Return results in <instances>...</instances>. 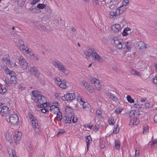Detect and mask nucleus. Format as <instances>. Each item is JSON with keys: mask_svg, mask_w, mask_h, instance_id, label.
<instances>
[{"mask_svg": "<svg viewBox=\"0 0 157 157\" xmlns=\"http://www.w3.org/2000/svg\"><path fill=\"white\" fill-rule=\"evenodd\" d=\"M32 94L33 97V99L34 101L36 103H39L40 104L38 105V107L42 108L47 106V101L45 97L39 94L36 90L33 91Z\"/></svg>", "mask_w": 157, "mask_h": 157, "instance_id": "f257e3e1", "label": "nucleus"}, {"mask_svg": "<svg viewBox=\"0 0 157 157\" xmlns=\"http://www.w3.org/2000/svg\"><path fill=\"white\" fill-rule=\"evenodd\" d=\"M119 0H100L101 5V9L103 11L104 9L102 8L103 6L105 5L110 9H113L117 6L118 2Z\"/></svg>", "mask_w": 157, "mask_h": 157, "instance_id": "f03ea898", "label": "nucleus"}, {"mask_svg": "<svg viewBox=\"0 0 157 157\" xmlns=\"http://www.w3.org/2000/svg\"><path fill=\"white\" fill-rule=\"evenodd\" d=\"M54 65L56 68L64 74L67 75L68 74L69 70L60 62H56L54 63Z\"/></svg>", "mask_w": 157, "mask_h": 157, "instance_id": "7ed1b4c3", "label": "nucleus"}, {"mask_svg": "<svg viewBox=\"0 0 157 157\" xmlns=\"http://www.w3.org/2000/svg\"><path fill=\"white\" fill-rule=\"evenodd\" d=\"M9 122L12 125H17L18 123V117L16 114H11L9 118Z\"/></svg>", "mask_w": 157, "mask_h": 157, "instance_id": "20e7f679", "label": "nucleus"}, {"mask_svg": "<svg viewBox=\"0 0 157 157\" xmlns=\"http://www.w3.org/2000/svg\"><path fill=\"white\" fill-rule=\"evenodd\" d=\"M55 83L61 88L65 89L67 88L68 86L66 84V82L64 81H62L59 78L56 77L55 78Z\"/></svg>", "mask_w": 157, "mask_h": 157, "instance_id": "39448f33", "label": "nucleus"}, {"mask_svg": "<svg viewBox=\"0 0 157 157\" xmlns=\"http://www.w3.org/2000/svg\"><path fill=\"white\" fill-rule=\"evenodd\" d=\"M113 41L114 45L117 48L119 49H122L123 43L122 39L116 37L114 38Z\"/></svg>", "mask_w": 157, "mask_h": 157, "instance_id": "423d86ee", "label": "nucleus"}, {"mask_svg": "<svg viewBox=\"0 0 157 157\" xmlns=\"http://www.w3.org/2000/svg\"><path fill=\"white\" fill-rule=\"evenodd\" d=\"M113 41L114 45L117 48L119 49H122L123 43L122 39L116 37L114 38Z\"/></svg>", "mask_w": 157, "mask_h": 157, "instance_id": "0eeeda50", "label": "nucleus"}, {"mask_svg": "<svg viewBox=\"0 0 157 157\" xmlns=\"http://www.w3.org/2000/svg\"><path fill=\"white\" fill-rule=\"evenodd\" d=\"M19 63L21 66L24 68H26L28 66V63L24 57L20 56L18 59Z\"/></svg>", "mask_w": 157, "mask_h": 157, "instance_id": "6e6552de", "label": "nucleus"}, {"mask_svg": "<svg viewBox=\"0 0 157 157\" xmlns=\"http://www.w3.org/2000/svg\"><path fill=\"white\" fill-rule=\"evenodd\" d=\"M92 84H94L96 89L100 90L101 89V85L100 81L95 78H93L90 81Z\"/></svg>", "mask_w": 157, "mask_h": 157, "instance_id": "1a4fd4ad", "label": "nucleus"}, {"mask_svg": "<svg viewBox=\"0 0 157 157\" xmlns=\"http://www.w3.org/2000/svg\"><path fill=\"white\" fill-rule=\"evenodd\" d=\"M10 113L9 108L5 106H3L1 107L0 112L1 115L3 117L6 116Z\"/></svg>", "mask_w": 157, "mask_h": 157, "instance_id": "9d476101", "label": "nucleus"}, {"mask_svg": "<svg viewBox=\"0 0 157 157\" xmlns=\"http://www.w3.org/2000/svg\"><path fill=\"white\" fill-rule=\"evenodd\" d=\"M33 128L36 133L39 134L40 131L39 129V126L38 124V121L36 119L34 120L31 121Z\"/></svg>", "mask_w": 157, "mask_h": 157, "instance_id": "9b49d317", "label": "nucleus"}, {"mask_svg": "<svg viewBox=\"0 0 157 157\" xmlns=\"http://www.w3.org/2000/svg\"><path fill=\"white\" fill-rule=\"evenodd\" d=\"M22 136V133L20 132L17 131L15 132L14 139L15 143L17 144H18L19 141L20 140Z\"/></svg>", "mask_w": 157, "mask_h": 157, "instance_id": "f8f14e48", "label": "nucleus"}, {"mask_svg": "<svg viewBox=\"0 0 157 157\" xmlns=\"http://www.w3.org/2000/svg\"><path fill=\"white\" fill-rule=\"evenodd\" d=\"M75 96L74 93H68L64 95L62 98H64V100L68 101L73 100L75 98Z\"/></svg>", "mask_w": 157, "mask_h": 157, "instance_id": "ddd939ff", "label": "nucleus"}, {"mask_svg": "<svg viewBox=\"0 0 157 157\" xmlns=\"http://www.w3.org/2000/svg\"><path fill=\"white\" fill-rule=\"evenodd\" d=\"M112 32L114 33H118L121 30V28L119 24H116L112 26Z\"/></svg>", "mask_w": 157, "mask_h": 157, "instance_id": "4468645a", "label": "nucleus"}, {"mask_svg": "<svg viewBox=\"0 0 157 157\" xmlns=\"http://www.w3.org/2000/svg\"><path fill=\"white\" fill-rule=\"evenodd\" d=\"M90 50L92 52V56L93 57L99 61H100L102 59L101 56L97 52H95L94 49L93 48L90 49Z\"/></svg>", "mask_w": 157, "mask_h": 157, "instance_id": "2eb2a0df", "label": "nucleus"}, {"mask_svg": "<svg viewBox=\"0 0 157 157\" xmlns=\"http://www.w3.org/2000/svg\"><path fill=\"white\" fill-rule=\"evenodd\" d=\"M29 69L30 70V72L31 74H33L37 77H39L40 73L38 70L35 67H30Z\"/></svg>", "mask_w": 157, "mask_h": 157, "instance_id": "dca6fc26", "label": "nucleus"}, {"mask_svg": "<svg viewBox=\"0 0 157 157\" xmlns=\"http://www.w3.org/2000/svg\"><path fill=\"white\" fill-rule=\"evenodd\" d=\"M139 111L137 110H132L129 113V115L131 118L136 119L139 114Z\"/></svg>", "mask_w": 157, "mask_h": 157, "instance_id": "f3484780", "label": "nucleus"}, {"mask_svg": "<svg viewBox=\"0 0 157 157\" xmlns=\"http://www.w3.org/2000/svg\"><path fill=\"white\" fill-rule=\"evenodd\" d=\"M131 43L130 42L127 41L123 43V45L122 47V49H124L126 48L128 51H130L131 49Z\"/></svg>", "mask_w": 157, "mask_h": 157, "instance_id": "a211bd4d", "label": "nucleus"}, {"mask_svg": "<svg viewBox=\"0 0 157 157\" xmlns=\"http://www.w3.org/2000/svg\"><path fill=\"white\" fill-rule=\"evenodd\" d=\"M137 46L140 50H143L147 48L146 44L142 41L138 42L137 43Z\"/></svg>", "mask_w": 157, "mask_h": 157, "instance_id": "6ab92c4d", "label": "nucleus"}, {"mask_svg": "<svg viewBox=\"0 0 157 157\" xmlns=\"http://www.w3.org/2000/svg\"><path fill=\"white\" fill-rule=\"evenodd\" d=\"M126 9V8L125 6H123L122 5L118 7L117 9L116 10L117 12L118 15L122 13H123Z\"/></svg>", "mask_w": 157, "mask_h": 157, "instance_id": "aec40b11", "label": "nucleus"}, {"mask_svg": "<svg viewBox=\"0 0 157 157\" xmlns=\"http://www.w3.org/2000/svg\"><path fill=\"white\" fill-rule=\"evenodd\" d=\"M8 153L11 157H17L15 151L10 147L7 148Z\"/></svg>", "mask_w": 157, "mask_h": 157, "instance_id": "412c9836", "label": "nucleus"}, {"mask_svg": "<svg viewBox=\"0 0 157 157\" xmlns=\"http://www.w3.org/2000/svg\"><path fill=\"white\" fill-rule=\"evenodd\" d=\"M50 110L52 113L55 114L60 111L58 107H56L54 106H51Z\"/></svg>", "mask_w": 157, "mask_h": 157, "instance_id": "4be33fe9", "label": "nucleus"}, {"mask_svg": "<svg viewBox=\"0 0 157 157\" xmlns=\"http://www.w3.org/2000/svg\"><path fill=\"white\" fill-rule=\"evenodd\" d=\"M28 57L33 61H38L39 58L37 55H35L33 52L31 53L30 54L28 55Z\"/></svg>", "mask_w": 157, "mask_h": 157, "instance_id": "5701e85b", "label": "nucleus"}, {"mask_svg": "<svg viewBox=\"0 0 157 157\" xmlns=\"http://www.w3.org/2000/svg\"><path fill=\"white\" fill-rule=\"evenodd\" d=\"M131 32V29L129 27H127L124 29L122 33V34L124 36H126Z\"/></svg>", "mask_w": 157, "mask_h": 157, "instance_id": "b1692460", "label": "nucleus"}, {"mask_svg": "<svg viewBox=\"0 0 157 157\" xmlns=\"http://www.w3.org/2000/svg\"><path fill=\"white\" fill-rule=\"evenodd\" d=\"M108 97L110 99L114 101H117L118 99L117 97L115 96L111 92H109L108 93Z\"/></svg>", "mask_w": 157, "mask_h": 157, "instance_id": "393cba45", "label": "nucleus"}, {"mask_svg": "<svg viewBox=\"0 0 157 157\" xmlns=\"http://www.w3.org/2000/svg\"><path fill=\"white\" fill-rule=\"evenodd\" d=\"M139 121L136 119L132 118L130 121L129 125L132 127V125L134 126L138 124Z\"/></svg>", "mask_w": 157, "mask_h": 157, "instance_id": "a878e982", "label": "nucleus"}, {"mask_svg": "<svg viewBox=\"0 0 157 157\" xmlns=\"http://www.w3.org/2000/svg\"><path fill=\"white\" fill-rule=\"evenodd\" d=\"M117 15V10L116 11H112L110 12L109 14V17L110 18H114L116 17Z\"/></svg>", "mask_w": 157, "mask_h": 157, "instance_id": "bb28decb", "label": "nucleus"}, {"mask_svg": "<svg viewBox=\"0 0 157 157\" xmlns=\"http://www.w3.org/2000/svg\"><path fill=\"white\" fill-rule=\"evenodd\" d=\"M6 138L10 143H12V136L10 133H6Z\"/></svg>", "mask_w": 157, "mask_h": 157, "instance_id": "cd10ccee", "label": "nucleus"}, {"mask_svg": "<svg viewBox=\"0 0 157 157\" xmlns=\"http://www.w3.org/2000/svg\"><path fill=\"white\" fill-rule=\"evenodd\" d=\"M102 111L100 109H98L96 112V117L100 119L102 118Z\"/></svg>", "mask_w": 157, "mask_h": 157, "instance_id": "c85d7f7f", "label": "nucleus"}, {"mask_svg": "<svg viewBox=\"0 0 157 157\" xmlns=\"http://www.w3.org/2000/svg\"><path fill=\"white\" fill-rule=\"evenodd\" d=\"M82 83L85 88L86 89L89 90L90 87V85L88 82L85 80H83L82 81Z\"/></svg>", "mask_w": 157, "mask_h": 157, "instance_id": "c756f323", "label": "nucleus"}, {"mask_svg": "<svg viewBox=\"0 0 157 157\" xmlns=\"http://www.w3.org/2000/svg\"><path fill=\"white\" fill-rule=\"evenodd\" d=\"M16 76H13L10 77V83L14 84H15L16 83L17 79Z\"/></svg>", "mask_w": 157, "mask_h": 157, "instance_id": "7c9ffc66", "label": "nucleus"}, {"mask_svg": "<svg viewBox=\"0 0 157 157\" xmlns=\"http://www.w3.org/2000/svg\"><path fill=\"white\" fill-rule=\"evenodd\" d=\"M84 54L86 56V57L87 58H88L90 57L91 55H92V52L90 49L89 50H87L85 52Z\"/></svg>", "mask_w": 157, "mask_h": 157, "instance_id": "2f4dec72", "label": "nucleus"}, {"mask_svg": "<svg viewBox=\"0 0 157 157\" xmlns=\"http://www.w3.org/2000/svg\"><path fill=\"white\" fill-rule=\"evenodd\" d=\"M72 119V117L71 115L70 117H67L65 116L63 117V119H65L66 121V123H70L71 122V119Z\"/></svg>", "mask_w": 157, "mask_h": 157, "instance_id": "473e14b6", "label": "nucleus"}, {"mask_svg": "<svg viewBox=\"0 0 157 157\" xmlns=\"http://www.w3.org/2000/svg\"><path fill=\"white\" fill-rule=\"evenodd\" d=\"M45 4H38L36 6V8L40 9H42L45 8L46 7Z\"/></svg>", "mask_w": 157, "mask_h": 157, "instance_id": "72a5a7b5", "label": "nucleus"}, {"mask_svg": "<svg viewBox=\"0 0 157 157\" xmlns=\"http://www.w3.org/2000/svg\"><path fill=\"white\" fill-rule=\"evenodd\" d=\"M2 62L5 63L6 64L9 65L10 60L8 58L4 57L2 59Z\"/></svg>", "mask_w": 157, "mask_h": 157, "instance_id": "f704fd0d", "label": "nucleus"}, {"mask_svg": "<svg viewBox=\"0 0 157 157\" xmlns=\"http://www.w3.org/2000/svg\"><path fill=\"white\" fill-rule=\"evenodd\" d=\"M91 137L90 136H88L86 138V147L87 148V150H88V146L89 144L90 143V141H91Z\"/></svg>", "mask_w": 157, "mask_h": 157, "instance_id": "c9c22d12", "label": "nucleus"}, {"mask_svg": "<svg viewBox=\"0 0 157 157\" xmlns=\"http://www.w3.org/2000/svg\"><path fill=\"white\" fill-rule=\"evenodd\" d=\"M56 119L58 121H60L62 119V113L60 112V111L58 113H56Z\"/></svg>", "mask_w": 157, "mask_h": 157, "instance_id": "e433bc0d", "label": "nucleus"}, {"mask_svg": "<svg viewBox=\"0 0 157 157\" xmlns=\"http://www.w3.org/2000/svg\"><path fill=\"white\" fill-rule=\"evenodd\" d=\"M8 65L12 67H18V66L16 64L15 61L10 60V62Z\"/></svg>", "mask_w": 157, "mask_h": 157, "instance_id": "4c0bfd02", "label": "nucleus"}, {"mask_svg": "<svg viewBox=\"0 0 157 157\" xmlns=\"http://www.w3.org/2000/svg\"><path fill=\"white\" fill-rule=\"evenodd\" d=\"M131 73L132 74L135 75L136 76H138L139 77H141V74L139 72L136 71L134 70H132L131 71Z\"/></svg>", "mask_w": 157, "mask_h": 157, "instance_id": "58836bf2", "label": "nucleus"}, {"mask_svg": "<svg viewBox=\"0 0 157 157\" xmlns=\"http://www.w3.org/2000/svg\"><path fill=\"white\" fill-rule=\"evenodd\" d=\"M108 122L109 124L113 125L114 124L115 121L114 120V118L111 117L109 119Z\"/></svg>", "mask_w": 157, "mask_h": 157, "instance_id": "ea45409f", "label": "nucleus"}, {"mask_svg": "<svg viewBox=\"0 0 157 157\" xmlns=\"http://www.w3.org/2000/svg\"><path fill=\"white\" fill-rule=\"evenodd\" d=\"M24 53L27 54H30L31 53L33 52L32 51V50L31 49L27 47L26 48L25 50Z\"/></svg>", "mask_w": 157, "mask_h": 157, "instance_id": "a19ab883", "label": "nucleus"}, {"mask_svg": "<svg viewBox=\"0 0 157 157\" xmlns=\"http://www.w3.org/2000/svg\"><path fill=\"white\" fill-rule=\"evenodd\" d=\"M17 1V4L20 6H23L25 3V0H16Z\"/></svg>", "mask_w": 157, "mask_h": 157, "instance_id": "79ce46f5", "label": "nucleus"}, {"mask_svg": "<svg viewBox=\"0 0 157 157\" xmlns=\"http://www.w3.org/2000/svg\"><path fill=\"white\" fill-rule=\"evenodd\" d=\"M126 98L128 101V102L130 103H134V100L131 98L130 95H127L126 97Z\"/></svg>", "mask_w": 157, "mask_h": 157, "instance_id": "37998d69", "label": "nucleus"}, {"mask_svg": "<svg viewBox=\"0 0 157 157\" xmlns=\"http://www.w3.org/2000/svg\"><path fill=\"white\" fill-rule=\"evenodd\" d=\"M7 91V89L6 88L0 87V94H4Z\"/></svg>", "mask_w": 157, "mask_h": 157, "instance_id": "c03bdc74", "label": "nucleus"}, {"mask_svg": "<svg viewBox=\"0 0 157 157\" xmlns=\"http://www.w3.org/2000/svg\"><path fill=\"white\" fill-rule=\"evenodd\" d=\"M148 132V127L147 125H145L143 127V133L144 134L147 133Z\"/></svg>", "mask_w": 157, "mask_h": 157, "instance_id": "a18cd8bd", "label": "nucleus"}, {"mask_svg": "<svg viewBox=\"0 0 157 157\" xmlns=\"http://www.w3.org/2000/svg\"><path fill=\"white\" fill-rule=\"evenodd\" d=\"M38 29L40 30H45L46 29V27L43 25L40 24L38 27Z\"/></svg>", "mask_w": 157, "mask_h": 157, "instance_id": "49530a36", "label": "nucleus"}, {"mask_svg": "<svg viewBox=\"0 0 157 157\" xmlns=\"http://www.w3.org/2000/svg\"><path fill=\"white\" fill-rule=\"evenodd\" d=\"M129 3V0H124L122 2V6H125L127 5Z\"/></svg>", "mask_w": 157, "mask_h": 157, "instance_id": "de8ad7c7", "label": "nucleus"}, {"mask_svg": "<svg viewBox=\"0 0 157 157\" xmlns=\"http://www.w3.org/2000/svg\"><path fill=\"white\" fill-rule=\"evenodd\" d=\"M155 145H157V140H153L151 144V147H154Z\"/></svg>", "mask_w": 157, "mask_h": 157, "instance_id": "09e8293b", "label": "nucleus"}, {"mask_svg": "<svg viewBox=\"0 0 157 157\" xmlns=\"http://www.w3.org/2000/svg\"><path fill=\"white\" fill-rule=\"evenodd\" d=\"M81 105H82L83 108L84 109L88 107L89 106V104L87 102L83 101V103H82Z\"/></svg>", "mask_w": 157, "mask_h": 157, "instance_id": "8fccbe9b", "label": "nucleus"}, {"mask_svg": "<svg viewBox=\"0 0 157 157\" xmlns=\"http://www.w3.org/2000/svg\"><path fill=\"white\" fill-rule=\"evenodd\" d=\"M151 105L149 102H146L145 103L144 105L143 104L142 108H144V107H146L148 108Z\"/></svg>", "mask_w": 157, "mask_h": 157, "instance_id": "3c124183", "label": "nucleus"}, {"mask_svg": "<svg viewBox=\"0 0 157 157\" xmlns=\"http://www.w3.org/2000/svg\"><path fill=\"white\" fill-rule=\"evenodd\" d=\"M45 10L47 12L49 13H51L52 12V10L51 8L49 6H46L45 7Z\"/></svg>", "mask_w": 157, "mask_h": 157, "instance_id": "603ef678", "label": "nucleus"}, {"mask_svg": "<svg viewBox=\"0 0 157 157\" xmlns=\"http://www.w3.org/2000/svg\"><path fill=\"white\" fill-rule=\"evenodd\" d=\"M66 112L67 113L71 114V113L72 109L69 107H67L66 108Z\"/></svg>", "mask_w": 157, "mask_h": 157, "instance_id": "864d4df0", "label": "nucleus"}, {"mask_svg": "<svg viewBox=\"0 0 157 157\" xmlns=\"http://www.w3.org/2000/svg\"><path fill=\"white\" fill-rule=\"evenodd\" d=\"M65 131L64 130L60 129L59 130V132H58L57 136H59L60 135L63 134L64 132Z\"/></svg>", "mask_w": 157, "mask_h": 157, "instance_id": "5fc2aeb1", "label": "nucleus"}, {"mask_svg": "<svg viewBox=\"0 0 157 157\" xmlns=\"http://www.w3.org/2000/svg\"><path fill=\"white\" fill-rule=\"evenodd\" d=\"M118 126V125H117L116 128L115 127H114V128L113 129L114 133H117L119 132V128H117Z\"/></svg>", "mask_w": 157, "mask_h": 157, "instance_id": "6e6d98bb", "label": "nucleus"}, {"mask_svg": "<svg viewBox=\"0 0 157 157\" xmlns=\"http://www.w3.org/2000/svg\"><path fill=\"white\" fill-rule=\"evenodd\" d=\"M120 147L119 144L117 141H115V148L116 149H118Z\"/></svg>", "mask_w": 157, "mask_h": 157, "instance_id": "4d7b16f0", "label": "nucleus"}, {"mask_svg": "<svg viewBox=\"0 0 157 157\" xmlns=\"http://www.w3.org/2000/svg\"><path fill=\"white\" fill-rule=\"evenodd\" d=\"M19 44L18 46L19 48H20L23 46H24L23 42L21 40H19L18 41Z\"/></svg>", "mask_w": 157, "mask_h": 157, "instance_id": "13d9d810", "label": "nucleus"}, {"mask_svg": "<svg viewBox=\"0 0 157 157\" xmlns=\"http://www.w3.org/2000/svg\"><path fill=\"white\" fill-rule=\"evenodd\" d=\"M10 71L9 69H7L5 70V72L6 74L7 75H10V72L11 71Z\"/></svg>", "mask_w": 157, "mask_h": 157, "instance_id": "bf43d9fd", "label": "nucleus"}, {"mask_svg": "<svg viewBox=\"0 0 157 157\" xmlns=\"http://www.w3.org/2000/svg\"><path fill=\"white\" fill-rule=\"evenodd\" d=\"M0 65L1 67L4 70V71H5V70L7 69H8L7 67L4 64H2L1 63H0Z\"/></svg>", "mask_w": 157, "mask_h": 157, "instance_id": "052dcab7", "label": "nucleus"}, {"mask_svg": "<svg viewBox=\"0 0 157 157\" xmlns=\"http://www.w3.org/2000/svg\"><path fill=\"white\" fill-rule=\"evenodd\" d=\"M0 65L1 67L4 70V71H5V70L7 69H8L7 67L4 64H2L1 63H0Z\"/></svg>", "mask_w": 157, "mask_h": 157, "instance_id": "680f3d73", "label": "nucleus"}, {"mask_svg": "<svg viewBox=\"0 0 157 157\" xmlns=\"http://www.w3.org/2000/svg\"><path fill=\"white\" fill-rule=\"evenodd\" d=\"M139 151L137 149H136L135 150V157H138L139 155Z\"/></svg>", "mask_w": 157, "mask_h": 157, "instance_id": "e2e57ef3", "label": "nucleus"}, {"mask_svg": "<svg viewBox=\"0 0 157 157\" xmlns=\"http://www.w3.org/2000/svg\"><path fill=\"white\" fill-rule=\"evenodd\" d=\"M77 98L78 101L80 102L81 104L82 103H83V101L82 100V98L80 96H78L77 97Z\"/></svg>", "mask_w": 157, "mask_h": 157, "instance_id": "0e129e2a", "label": "nucleus"}, {"mask_svg": "<svg viewBox=\"0 0 157 157\" xmlns=\"http://www.w3.org/2000/svg\"><path fill=\"white\" fill-rule=\"evenodd\" d=\"M122 109H121L120 108H118L116 109L115 111V112L116 113L118 114L120 113L122 111Z\"/></svg>", "mask_w": 157, "mask_h": 157, "instance_id": "69168bd1", "label": "nucleus"}, {"mask_svg": "<svg viewBox=\"0 0 157 157\" xmlns=\"http://www.w3.org/2000/svg\"><path fill=\"white\" fill-rule=\"evenodd\" d=\"M99 128V126L98 125H95L93 128V130L96 132Z\"/></svg>", "mask_w": 157, "mask_h": 157, "instance_id": "338daca9", "label": "nucleus"}, {"mask_svg": "<svg viewBox=\"0 0 157 157\" xmlns=\"http://www.w3.org/2000/svg\"><path fill=\"white\" fill-rule=\"evenodd\" d=\"M41 111L43 113H46L48 112V110L46 108H43L40 109Z\"/></svg>", "mask_w": 157, "mask_h": 157, "instance_id": "774afa93", "label": "nucleus"}]
</instances>
